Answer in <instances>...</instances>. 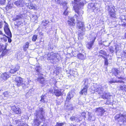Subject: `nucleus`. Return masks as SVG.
<instances>
[{
	"mask_svg": "<svg viewBox=\"0 0 126 126\" xmlns=\"http://www.w3.org/2000/svg\"><path fill=\"white\" fill-rule=\"evenodd\" d=\"M40 68L39 66L35 68V69L36 71L39 73H40Z\"/></svg>",
	"mask_w": 126,
	"mask_h": 126,
	"instance_id": "37998d69",
	"label": "nucleus"
},
{
	"mask_svg": "<svg viewBox=\"0 0 126 126\" xmlns=\"http://www.w3.org/2000/svg\"><path fill=\"white\" fill-rule=\"evenodd\" d=\"M9 29V28H8V27H4V31H6L7 30Z\"/></svg>",
	"mask_w": 126,
	"mask_h": 126,
	"instance_id": "5fc2aeb1",
	"label": "nucleus"
},
{
	"mask_svg": "<svg viewBox=\"0 0 126 126\" xmlns=\"http://www.w3.org/2000/svg\"><path fill=\"white\" fill-rule=\"evenodd\" d=\"M118 78L120 79H124V78H123L122 77H118Z\"/></svg>",
	"mask_w": 126,
	"mask_h": 126,
	"instance_id": "052dcab7",
	"label": "nucleus"
},
{
	"mask_svg": "<svg viewBox=\"0 0 126 126\" xmlns=\"http://www.w3.org/2000/svg\"><path fill=\"white\" fill-rule=\"evenodd\" d=\"M107 87V86L106 85L101 86L95 85L92 86L91 88L92 90L97 92L98 94H101L102 93L104 89Z\"/></svg>",
	"mask_w": 126,
	"mask_h": 126,
	"instance_id": "7ed1b4c3",
	"label": "nucleus"
},
{
	"mask_svg": "<svg viewBox=\"0 0 126 126\" xmlns=\"http://www.w3.org/2000/svg\"><path fill=\"white\" fill-rule=\"evenodd\" d=\"M99 53L100 54H102L103 55H105L106 54V53L104 51L102 50H101L100 51Z\"/></svg>",
	"mask_w": 126,
	"mask_h": 126,
	"instance_id": "49530a36",
	"label": "nucleus"
},
{
	"mask_svg": "<svg viewBox=\"0 0 126 126\" xmlns=\"http://www.w3.org/2000/svg\"><path fill=\"white\" fill-rule=\"evenodd\" d=\"M7 37L8 38V42H9V43H10L12 41V40L11 38V37H10L9 36H7Z\"/></svg>",
	"mask_w": 126,
	"mask_h": 126,
	"instance_id": "de8ad7c7",
	"label": "nucleus"
},
{
	"mask_svg": "<svg viewBox=\"0 0 126 126\" xmlns=\"http://www.w3.org/2000/svg\"><path fill=\"white\" fill-rule=\"evenodd\" d=\"M6 0H0V4L2 5L5 4Z\"/></svg>",
	"mask_w": 126,
	"mask_h": 126,
	"instance_id": "ea45409f",
	"label": "nucleus"
},
{
	"mask_svg": "<svg viewBox=\"0 0 126 126\" xmlns=\"http://www.w3.org/2000/svg\"><path fill=\"white\" fill-rule=\"evenodd\" d=\"M119 71L116 68H113L112 69L111 73L113 76H116L118 75Z\"/></svg>",
	"mask_w": 126,
	"mask_h": 126,
	"instance_id": "a211bd4d",
	"label": "nucleus"
},
{
	"mask_svg": "<svg viewBox=\"0 0 126 126\" xmlns=\"http://www.w3.org/2000/svg\"><path fill=\"white\" fill-rule=\"evenodd\" d=\"M43 25H46V24H43Z\"/></svg>",
	"mask_w": 126,
	"mask_h": 126,
	"instance_id": "69168bd1",
	"label": "nucleus"
},
{
	"mask_svg": "<svg viewBox=\"0 0 126 126\" xmlns=\"http://www.w3.org/2000/svg\"><path fill=\"white\" fill-rule=\"evenodd\" d=\"M42 126H47L46 125H45V124H44L43 125H42Z\"/></svg>",
	"mask_w": 126,
	"mask_h": 126,
	"instance_id": "e2e57ef3",
	"label": "nucleus"
},
{
	"mask_svg": "<svg viewBox=\"0 0 126 126\" xmlns=\"http://www.w3.org/2000/svg\"><path fill=\"white\" fill-rule=\"evenodd\" d=\"M115 120L118 121L117 124L120 126L126 125V115L119 114L114 117Z\"/></svg>",
	"mask_w": 126,
	"mask_h": 126,
	"instance_id": "f03ea898",
	"label": "nucleus"
},
{
	"mask_svg": "<svg viewBox=\"0 0 126 126\" xmlns=\"http://www.w3.org/2000/svg\"><path fill=\"white\" fill-rule=\"evenodd\" d=\"M115 82H119L121 83H124V82L121 80H119L118 81H117L116 80H114L112 79L111 80H110L109 81V83L112 84L113 83H115Z\"/></svg>",
	"mask_w": 126,
	"mask_h": 126,
	"instance_id": "c85d7f7f",
	"label": "nucleus"
},
{
	"mask_svg": "<svg viewBox=\"0 0 126 126\" xmlns=\"http://www.w3.org/2000/svg\"><path fill=\"white\" fill-rule=\"evenodd\" d=\"M19 67L17 65L14 68L11 69L10 71V72L12 74L15 73L16 72L19 70Z\"/></svg>",
	"mask_w": 126,
	"mask_h": 126,
	"instance_id": "4be33fe9",
	"label": "nucleus"
},
{
	"mask_svg": "<svg viewBox=\"0 0 126 126\" xmlns=\"http://www.w3.org/2000/svg\"><path fill=\"white\" fill-rule=\"evenodd\" d=\"M3 95L5 97H10L11 96L10 95V93L8 91L5 92L3 93Z\"/></svg>",
	"mask_w": 126,
	"mask_h": 126,
	"instance_id": "72a5a7b5",
	"label": "nucleus"
},
{
	"mask_svg": "<svg viewBox=\"0 0 126 126\" xmlns=\"http://www.w3.org/2000/svg\"><path fill=\"white\" fill-rule=\"evenodd\" d=\"M65 124V123L64 122L61 123L57 122L55 126H63Z\"/></svg>",
	"mask_w": 126,
	"mask_h": 126,
	"instance_id": "f704fd0d",
	"label": "nucleus"
},
{
	"mask_svg": "<svg viewBox=\"0 0 126 126\" xmlns=\"http://www.w3.org/2000/svg\"><path fill=\"white\" fill-rule=\"evenodd\" d=\"M88 120L91 121H94L95 119V117L94 116H93L91 113L88 112Z\"/></svg>",
	"mask_w": 126,
	"mask_h": 126,
	"instance_id": "b1692460",
	"label": "nucleus"
},
{
	"mask_svg": "<svg viewBox=\"0 0 126 126\" xmlns=\"http://www.w3.org/2000/svg\"><path fill=\"white\" fill-rule=\"evenodd\" d=\"M80 34H79V36H80Z\"/></svg>",
	"mask_w": 126,
	"mask_h": 126,
	"instance_id": "338daca9",
	"label": "nucleus"
},
{
	"mask_svg": "<svg viewBox=\"0 0 126 126\" xmlns=\"http://www.w3.org/2000/svg\"><path fill=\"white\" fill-rule=\"evenodd\" d=\"M54 94L55 95L57 96H59L61 95L62 93L61 91L58 90H57L55 91Z\"/></svg>",
	"mask_w": 126,
	"mask_h": 126,
	"instance_id": "7c9ffc66",
	"label": "nucleus"
},
{
	"mask_svg": "<svg viewBox=\"0 0 126 126\" xmlns=\"http://www.w3.org/2000/svg\"><path fill=\"white\" fill-rule=\"evenodd\" d=\"M4 32L8 36L10 37H12V34L10 29L5 31Z\"/></svg>",
	"mask_w": 126,
	"mask_h": 126,
	"instance_id": "2f4dec72",
	"label": "nucleus"
},
{
	"mask_svg": "<svg viewBox=\"0 0 126 126\" xmlns=\"http://www.w3.org/2000/svg\"><path fill=\"white\" fill-rule=\"evenodd\" d=\"M38 119L36 117L35 119H34L33 124V125L34 126H38L40 125L41 121H39Z\"/></svg>",
	"mask_w": 126,
	"mask_h": 126,
	"instance_id": "6ab92c4d",
	"label": "nucleus"
},
{
	"mask_svg": "<svg viewBox=\"0 0 126 126\" xmlns=\"http://www.w3.org/2000/svg\"><path fill=\"white\" fill-rule=\"evenodd\" d=\"M15 81L16 83V84L18 86H19L22 85L23 86L24 85H26L29 83H24L23 80V79L20 77H17L15 79Z\"/></svg>",
	"mask_w": 126,
	"mask_h": 126,
	"instance_id": "423d86ee",
	"label": "nucleus"
},
{
	"mask_svg": "<svg viewBox=\"0 0 126 126\" xmlns=\"http://www.w3.org/2000/svg\"><path fill=\"white\" fill-rule=\"evenodd\" d=\"M56 54L53 52L48 53L47 55V59L48 60H53L56 57Z\"/></svg>",
	"mask_w": 126,
	"mask_h": 126,
	"instance_id": "4468645a",
	"label": "nucleus"
},
{
	"mask_svg": "<svg viewBox=\"0 0 126 126\" xmlns=\"http://www.w3.org/2000/svg\"><path fill=\"white\" fill-rule=\"evenodd\" d=\"M105 65H108V62L107 60V59H105Z\"/></svg>",
	"mask_w": 126,
	"mask_h": 126,
	"instance_id": "3c124183",
	"label": "nucleus"
},
{
	"mask_svg": "<svg viewBox=\"0 0 126 126\" xmlns=\"http://www.w3.org/2000/svg\"><path fill=\"white\" fill-rule=\"evenodd\" d=\"M120 89L121 90L126 91V85H124L123 86L121 85L120 87Z\"/></svg>",
	"mask_w": 126,
	"mask_h": 126,
	"instance_id": "c9c22d12",
	"label": "nucleus"
},
{
	"mask_svg": "<svg viewBox=\"0 0 126 126\" xmlns=\"http://www.w3.org/2000/svg\"><path fill=\"white\" fill-rule=\"evenodd\" d=\"M3 24V21H0V29L2 28Z\"/></svg>",
	"mask_w": 126,
	"mask_h": 126,
	"instance_id": "c03bdc74",
	"label": "nucleus"
},
{
	"mask_svg": "<svg viewBox=\"0 0 126 126\" xmlns=\"http://www.w3.org/2000/svg\"><path fill=\"white\" fill-rule=\"evenodd\" d=\"M46 22V24H47L48 23V22L47 21H46V20H45V21H43V23H44V22Z\"/></svg>",
	"mask_w": 126,
	"mask_h": 126,
	"instance_id": "13d9d810",
	"label": "nucleus"
},
{
	"mask_svg": "<svg viewBox=\"0 0 126 126\" xmlns=\"http://www.w3.org/2000/svg\"><path fill=\"white\" fill-rule=\"evenodd\" d=\"M116 49H117V47H115V49L116 50Z\"/></svg>",
	"mask_w": 126,
	"mask_h": 126,
	"instance_id": "0e129e2a",
	"label": "nucleus"
},
{
	"mask_svg": "<svg viewBox=\"0 0 126 126\" xmlns=\"http://www.w3.org/2000/svg\"><path fill=\"white\" fill-rule=\"evenodd\" d=\"M9 75L6 73H4L2 75V77L3 79L4 80H6L9 77Z\"/></svg>",
	"mask_w": 126,
	"mask_h": 126,
	"instance_id": "cd10ccee",
	"label": "nucleus"
},
{
	"mask_svg": "<svg viewBox=\"0 0 126 126\" xmlns=\"http://www.w3.org/2000/svg\"><path fill=\"white\" fill-rule=\"evenodd\" d=\"M86 28L88 30H90L91 29V28L90 25L89 24H88L87 25V26Z\"/></svg>",
	"mask_w": 126,
	"mask_h": 126,
	"instance_id": "a18cd8bd",
	"label": "nucleus"
},
{
	"mask_svg": "<svg viewBox=\"0 0 126 126\" xmlns=\"http://www.w3.org/2000/svg\"><path fill=\"white\" fill-rule=\"evenodd\" d=\"M4 23H5L4 25V27H8V25L7 23L5 21H4Z\"/></svg>",
	"mask_w": 126,
	"mask_h": 126,
	"instance_id": "603ef678",
	"label": "nucleus"
},
{
	"mask_svg": "<svg viewBox=\"0 0 126 126\" xmlns=\"http://www.w3.org/2000/svg\"><path fill=\"white\" fill-rule=\"evenodd\" d=\"M80 116L79 115H77L75 116H72L70 118V120L72 121H75L76 122H79L81 120L80 119Z\"/></svg>",
	"mask_w": 126,
	"mask_h": 126,
	"instance_id": "f8f14e48",
	"label": "nucleus"
},
{
	"mask_svg": "<svg viewBox=\"0 0 126 126\" xmlns=\"http://www.w3.org/2000/svg\"><path fill=\"white\" fill-rule=\"evenodd\" d=\"M109 50L110 52L111 53H113L114 52V48L112 46H110L109 48Z\"/></svg>",
	"mask_w": 126,
	"mask_h": 126,
	"instance_id": "a19ab883",
	"label": "nucleus"
},
{
	"mask_svg": "<svg viewBox=\"0 0 126 126\" xmlns=\"http://www.w3.org/2000/svg\"><path fill=\"white\" fill-rule=\"evenodd\" d=\"M99 56L100 57H103L102 56V55H99Z\"/></svg>",
	"mask_w": 126,
	"mask_h": 126,
	"instance_id": "680f3d73",
	"label": "nucleus"
},
{
	"mask_svg": "<svg viewBox=\"0 0 126 126\" xmlns=\"http://www.w3.org/2000/svg\"><path fill=\"white\" fill-rule=\"evenodd\" d=\"M23 17L22 15L21 14L18 15L13 19V21H16L17 20L22 18Z\"/></svg>",
	"mask_w": 126,
	"mask_h": 126,
	"instance_id": "a878e982",
	"label": "nucleus"
},
{
	"mask_svg": "<svg viewBox=\"0 0 126 126\" xmlns=\"http://www.w3.org/2000/svg\"><path fill=\"white\" fill-rule=\"evenodd\" d=\"M37 38V36L36 35H34L32 37V40L33 41H35Z\"/></svg>",
	"mask_w": 126,
	"mask_h": 126,
	"instance_id": "58836bf2",
	"label": "nucleus"
},
{
	"mask_svg": "<svg viewBox=\"0 0 126 126\" xmlns=\"http://www.w3.org/2000/svg\"><path fill=\"white\" fill-rule=\"evenodd\" d=\"M7 45H3L2 44H0V52L2 51L4 49H6Z\"/></svg>",
	"mask_w": 126,
	"mask_h": 126,
	"instance_id": "bb28decb",
	"label": "nucleus"
},
{
	"mask_svg": "<svg viewBox=\"0 0 126 126\" xmlns=\"http://www.w3.org/2000/svg\"><path fill=\"white\" fill-rule=\"evenodd\" d=\"M78 57L79 59H85V55L81 53L78 54Z\"/></svg>",
	"mask_w": 126,
	"mask_h": 126,
	"instance_id": "473e14b6",
	"label": "nucleus"
},
{
	"mask_svg": "<svg viewBox=\"0 0 126 126\" xmlns=\"http://www.w3.org/2000/svg\"><path fill=\"white\" fill-rule=\"evenodd\" d=\"M97 4L90 3L88 4L87 7L89 9L91 10L92 11L97 10L98 9V8L97 6Z\"/></svg>",
	"mask_w": 126,
	"mask_h": 126,
	"instance_id": "1a4fd4ad",
	"label": "nucleus"
},
{
	"mask_svg": "<svg viewBox=\"0 0 126 126\" xmlns=\"http://www.w3.org/2000/svg\"><path fill=\"white\" fill-rule=\"evenodd\" d=\"M13 110L16 114H20L21 113V110L19 108H16L15 106L13 107Z\"/></svg>",
	"mask_w": 126,
	"mask_h": 126,
	"instance_id": "aec40b11",
	"label": "nucleus"
},
{
	"mask_svg": "<svg viewBox=\"0 0 126 126\" xmlns=\"http://www.w3.org/2000/svg\"><path fill=\"white\" fill-rule=\"evenodd\" d=\"M108 11L110 16L113 17H115V14L114 8L115 7L112 6H108Z\"/></svg>",
	"mask_w": 126,
	"mask_h": 126,
	"instance_id": "0eeeda50",
	"label": "nucleus"
},
{
	"mask_svg": "<svg viewBox=\"0 0 126 126\" xmlns=\"http://www.w3.org/2000/svg\"><path fill=\"white\" fill-rule=\"evenodd\" d=\"M122 26H123L125 27H126V23L125 24H122ZM125 35L126 36V32L125 34Z\"/></svg>",
	"mask_w": 126,
	"mask_h": 126,
	"instance_id": "6e6d98bb",
	"label": "nucleus"
},
{
	"mask_svg": "<svg viewBox=\"0 0 126 126\" xmlns=\"http://www.w3.org/2000/svg\"><path fill=\"white\" fill-rule=\"evenodd\" d=\"M74 94V93L73 92H71L68 94L67 95L66 100L68 101L71 99L73 97Z\"/></svg>",
	"mask_w": 126,
	"mask_h": 126,
	"instance_id": "dca6fc26",
	"label": "nucleus"
},
{
	"mask_svg": "<svg viewBox=\"0 0 126 126\" xmlns=\"http://www.w3.org/2000/svg\"><path fill=\"white\" fill-rule=\"evenodd\" d=\"M111 96V95L110 93L104 92L103 93L102 97L104 99H108Z\"/></svg>",
	"mask_w": 126,
	"mask_h": 126,
	"instance_id": "f3484780",
	"label": "nucleus"
},
{
	"mask_svg": "<svg viewBox=\"0 0 126 126\" xmlns=\"http://www.w3.org/2000/svg\"><path fill=\"white\" fill-rule=\"evenodd\" d=\"M45 113V112L43 108H39L38 109V110H36L35 115L37 118L40 119L41 120L43 121L44 120V115Z\"/></svg>",
	"mask_w": 126,
	"mask_h": 126,
	"instance_id": "20e7f679",
	"label": "nucleus"
},
{
	"mask_svg": "<svg viewBox=\"0 0 126 126\" xmlns=\"http://www.w3.org/2000/svg\"><path fill=\"white\" fill-rule=\"evenodd\" d=\"M74 7L75 11L77 13L80 18H77L76 20L77 27L79 29H83L84 27V25L83 22L82 21V18L81 16L83 13V12L80 9L86 3V2L84 0L82 1V0H74Z\"/></svg>",
	"mask_w": 126,
	"mask_h": 126,
	"instance_id": "f257e3e1",
	"label": "nucleus"
},
{
	"mask_svg": "<svg viewBox=\"0 0 126 126\" xmlns=\"http://www.w3.org/2000/svg\"><path fill=\"white\" fill-rule=\"evenodd\" d=\"M120 18L121 21H122L123 20H125V16L124 15L121 16L120 17Z\"/></svg>",
	"mask_w": 126,
	"mask_h": 126,
	"instance_id": "79ce46f5",
	"label": "nucleus"
},
{
	"mask_svg": "<svg viewBox=\"0 0 126 126\" xmlns=\"http://www.w3.org/2000/svg\"><path fill=\"white\" fill-rule=\"evenodd\" d=\"M68 13V12L66 10H65L63 14L65 15H67Z\"/></svg>",
	"mask_w": 126,
	"mask_h": 126,
	"instance_id": "864d4df0",
	"label": "nucleus"
},
{
	"mask_svg": "<svg viewBox=\"0 0 126 126\" xmlns=\"http://www.w3.org/2000/svg\"><path fill=\"white\" fill-rule=\"evenodd\" d=\"M0 35H3L2 31L0 29Z\"/></svg>",
	"mask_w": 126,
	"mask_h": 126,
	"instance_id": "bf43d9fd",
	"label": "nucleus"
},
{
	"mask_svg": "<svg viewBox=\"0 0 126 126\" xmlns=\"http://www.w3.org/2000/svg\"><path fill=\"white\" fill-rule=\"evenodd\" d=\"M29 43L28 42H26L23 46V49L25 51H26L28 48Z\"/></svg>",
	"mask_w": 126,
	"mask_h": 126,
	"instance_id": "393cba45",
	"label": "nucleus"
},
{
	"mask_svg": "<svg viewBox=\"0 0 126 126\" xmlns=\"http://www.w3.org/2000/svg\"><path fill=\"white\" fill-rule=\"evenodd\" d=\"M2 51V53L1 56L2 57L4 56L7 53V51L6 49H4Z\"/></svg>",
	"mask_w": 126,
	"mask_h": 126,
	"instance_id": "4c0bfd02",
	"label": "nucleus"
},
{
	"mask_svg": "<svg viewBox=\"0 0 126 126\" xmlns=\"http://www.w3.org/2000/svg\"><path fill=\"white\" fill-rule=\"evenodd\" d=\"M13 5V3L12 2L9 1L6 6V8H8L9 9L12 8Z\"/></svg>",
	"mask_w": 126,
	"mask_h": 126,
	"instance_id": "c756f323",
	"label": "nucleus"
},
{
	"mask_svg": "<svg viewBox=\"0 0 126 126\" xmlns=\"http://www.w3.org/2000/svg\"><path fill=\"white\" fill-rule=\"evenodd\" d=\"M15 121L16 124H18V125L17 126H28L27 124H24L22 122L18 120H16Z\"/></svg>",
	"mask_w": 126,
	"mask_h": 126,
	"instance_id": "412c9836",
	"label": "nucleus"
},
{
	"mask_svg": "<svg viewBox=\"0 0 126 126\" xmlns=\"http://www.w3.org/2000/svg\"><path fill=\"white\" fill-rule=\"evenodd\" d=\"M110 103V100H108V99L107 100L106 102V104H109Z\"/></svg>",
	"mask_w": 126,
	"mask_h": 126,
	"instance_id": "8fccbe9b",
	"label": "nucleus"
},
{
	"mask_svg": "<svg viewBox=\"0 0 126 126\" xmlns=\"http://www.w3.org/2000/svg\"><path fill=\"white\" fill-rule=\"evenodd\" d=\"M89 38H91L90 40L91 41L87 43L86 45V46L88 49H90L92 48L96 38L94 33L92 34L91 35H90Z\"/></svg>",
	"mask_w": 126,
	"mask_h": 126,
	"instance_id": "39448f33",
	"label": "nucleus"
},
{
	"mask_svg": "<svg viewBox=\"0 0 126 126\" xmlns=\"http://www.w3.org/2000/svg\"><path fill=\"white\" fill-rule=\"evenodd\" d=\"M45 95H42L41 96V98L40 100V101L43 103H47V99Z\"/></svg>",
	"mask_w": 126,
	"mask_h": 126,
	"instance_id": "5701e85b",
	"label": "nucleus"
},
{
	"mask_svg": "<svg viewBox=\"0 0 126 126\" xmlns=\"http://www.w3.org/2000/svg\"><path fill=\"white\" fill-rule=\"evenodd\" d=\"M81 115L84 118H86V113L85 112H83L81 113Z\"/></svg>",
	"mask_w": 126,
	"mask_h": 126,
	"instance_id": "09e8293b",
	"label": "nucleus"
},
{
	"mask_svg": "<svg viewBox=\"0 0 126 126\" xmlns=\"http://www.w3.org/2000/svg\"><path fill=\"white\" fill-rule=\"evenodd\" d=\"M23 1L22 0H18L14 2V4L18 7H22L23 5Z\"/></svg>",
	"mask_w": 126,
	"mask_h": 126,
	"instance_id": "2eb2a0df",
	"label": "nucleus"
},
{
	"mask_svg": "<svg viewBox=\"0 0 126 126\" xmlns=\"http://www.w3.org/2000/svg\"><path fill=\"white\" fill-rule=\"evenodd\" d=\"M28 7L30 9H33L34 8V7L33 6L32 4L31 3H29L28 4Z\"/></svg>",
	"mask_w": 126,
	"mask_h": 126,
	"instance_id": "e433bc0d",
	"label": "nucleus"
},
{
	"mask_svg": "<svg viewBox=\"0 0 126 126\" xmlns=\"http://www.w3.org/2000/svg\"><path fill=\"white\" fill-rule=\"evenodd\" d=\"M71 107H70V108H69V109L71 110H72L73 109L74 107H72V105L71 106Z\"/></svg>",
	"mask_w": 126,
	"mask_h": 126,
	"instance_id": "4d7b16f0",
	"label": "nucleus"
},
{
	"mask_svg": "<svg viewBox=\"0 0 126 126\" xmlns=\"http://www.w3.org/2000/svg\"><path fill=\"white\" fill-rule=\"evenodd\" d=\"M96 112L97 113L98 116H102L105 112L104 110L102 108H97L96 109Z\"/></svg>",
	"mask_w": 126,
	"mask_h": 126,
	"instance_id": "ddd939ff",
	"label": "nucleus"
},
{
	"mask_svg": "<svg viewBox=\"0 0 126 126\" xmlns=\"http://www.w3.org/2000/svg\"><path fill=\"white\" fill-rule=\"evenodd\" d=\"M37 79L40 83L44 85H45L48 83V81L46 80L42 76L39 77L37 78Z\"/></svg>",
	"mask_w": 126,
	"mask_h": 126,
	"instance_id": "9b49d317",
	"label": "nucleus"
},
{
	"mask_svg": "<svg viewBox=\"0 0 126 126\" xmlns=\"http://www.w3.org/2000/svg\"><path fill=\"white\" fill-rule=\"evenodd\" d=\"M87 80H86L85 81L84 83V86L83 89L81 90L80 92V94H86L87 93V89L89 86L88 84L87 83Z\"/></svg>",
	"mask_w": 126,
	"mask_h": 126,
	"instance_id": "9d476101",
	"label": "nucleus"
},
{
	"mask_svg": "<svg viewBox=\"0 0 126 126\" xmlns=\"http://www.w3.org/2000/svg\"><path fill=\"white\" fill-rule=\"evenodd\" d=\"M78 16L77 15H75L73 17L70 18L69 20L68 21V25L71 26H74L75 25V20L77 19Z\"/></svg>",
	"mask_w": 126,
	"mask_h": 126,
	"instance_id": "6e6552de",
	"label": "nucleus"
}]
</instances>
